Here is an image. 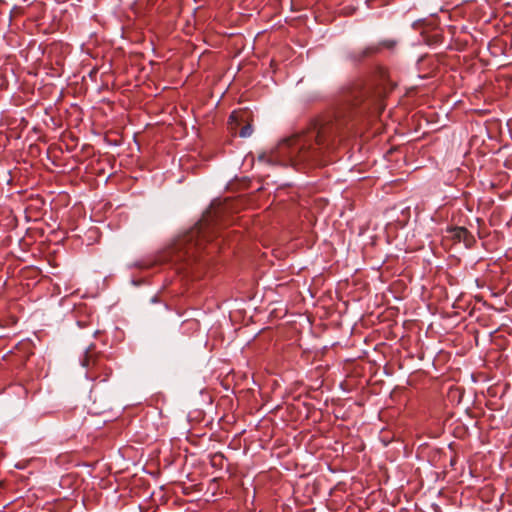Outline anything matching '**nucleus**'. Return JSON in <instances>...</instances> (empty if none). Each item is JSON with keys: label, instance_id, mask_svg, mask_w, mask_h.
<instances>
[{"label": "nucleus", "instance_id": "nucleus-1", "mask_svg": "<svg viewBox=\"0 0 512 512\" xmlns=\"http://www.w3.org/2000/svg\"><path fill=\"white\" fill-rule=\"evenodd\" d=\"M384 109L381 92L372 93L363 80L343 88L333 117L317 121L308 130L281 139L270 151L258 155V161L270 165L302 169L325 163V156L335 148L336 132L357 115L379 114Z\"/></svg>", "mask_w": 512, "mask_h": 512}, {"label": "nucleus", "instance_id": "nucleus-5", "mask_svg": "<svg viewBox=\"0 0 512 512\" xmlns=\"http://www.w3.org/2000/svg\"><path fill=\"white\" fill-rule=\"evenodd\" d=\"M242 115H243V113L233 112L229 118L230 124L231 125H233L234 123L238 124L239 121L242 120Z\"/></svg>", "mask_w": 512, "mask_h": 512}, {"label": "nucleus", "instance_id": "nucleus-3", "mask_svg": "<svg viewBox=\"0 0 512 512\" xmlns=\"http://www.w3.org/2000/svg\"><path fill=\"white\" fill-rule=\"evenodd\" d=\"M81 365L88 369L86 372V376L90 377L91 379H94L95 376L93 375L92 371L94 368L98 366V360L94 357L91 347H88L85 350L84 356L81 359Z\"/></svg>", "mask_w": 512, "mask_h": 512}, {"label": "nucleus", "instance_id": "nucleus-2", "mask_svg": "<svg viewBox=\"0 0 512 512\" xmlns=\"http://www.w3.org/2000/svg\"><path fill=\"white\" fill-rule=\"evenodd\" d=\"M214 212L209 210L184 234L178 236L169 250L170 261L179 272H193L194 266L201 263V252L214 253L219 248L216 241Z\"/></svg>", "mask_w": 512, "mask_h": 512}, {"label": "nucleus", "instance_id": "nucleus-8", "mask_svg": "<svg viewBox=\"0 0 512 512\" xmlns=\"http://www.w3.org/2000/svg\"><path fill=\"white\" fill-rule=\"evenodd\" d=\"M157 301H158V300H157V297H153V298L151 299V302H152V303H156Z\"/></svg>", "mask_w": 512, "mask_h": 512}, {"label": "nucleus", "instance_id": "nucleus-4", "mask_svg": "<svg viewBox=\"0 0 512 512\" xmlns=\"http://www.w3.org/2000/svg\"><path fill=\"white\" fill-rule=\"evenodd\" d=\"M252 132H253V129H252L251 124H246L245 126H243L241 128L239 135L243 138H246V137L251 136Z\"/></svg>", "mask_w": 512, "mask_h": 512}, {"label": "nucleus", "instance_id": "nucleus-7", "mask_svg": "<svg viewBox=\"0 0 512 512\" xmlns=\"http://www.w3.org/2000/svg\"><path fill=\"white\" fill-rule=\"evenodd\" d=\"M381 44L384 47L389 48V49H391V48H393L395 46V42L392 41V40L383 41Z\"/></svg>", "mask_w": 512, "mask_h": 512}, {"label": "nucleus", "instance_id": "nucleus-6", "mask_svg": "<svg viewBox=\"0 0 512 512\" xmlns=\"http://www.w3.org/2000/svg\"><path fill=\"white\" fill-rule=\"evenodd\" d=\"M373 51H374V48H373V47H368V48H366V49L362 50V51H361V55H360L359 59L366 57L367 55H369V54H370V53H372Z\"/></svg>", "mask_w": 512, "mask_h": 512}]
</instances>
